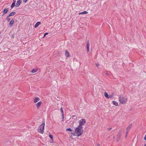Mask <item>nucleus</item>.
I'll list each match as a JSON object with an SVG mask.
<instances>
[{
  "label": "nucleus",
  "instance_id": "obj_21",
  "mask_svg": "<svg viewBox=\"0 0 146 146\" xmlns=\"http://www.w3.org/2000/svg\"><path fill=\"white\" fill-rule=\"evenodd\" d=\"M60 111L62 113V119H64V113H63V110H62V108H61Z\"/></svg>",
  "mask_w": 146,
  "mask_h": 146
},
{
  "label": "nucleus",
  "instance_id": "obj_23",
  "mask_svg": "<svg viewBox=\"0 0 146 146\" xmlns=\"http://www.w3.org/2000/svg\"><path fill=\"white\" fill-rule=\"evenodd\" d=\"M128 133H129L128 131H126V134L125 136V138H127V135Z\"/></svg>",
  "mask_w": 146,
  "mask_h": 146
},
{
  "label": "nucleus",
  "instance_id": "obj_7",
  "mask_svg": "<svg viewBox=\"0 0 146 146\" xmlns=\"http://www.w3.org/2000/svg\"><path fill=\"white\" fill-rule=\"evenodd\" d=\"M40 100V98L38 97L35 98L34 100V103H36Z\"/></svg>",
  "mask_w": 146,
  "mask_h": 146
},
{
  "label": "nucleus",
  "instance_id": "obj_29",
  "mask_svg": "<svg viewBox=\"0 0 146 146\" xmlns=\"http://www.w3.org/2000/svg\"><path fill=\"white\" fill-rule=\"evenodd\" d=\"M48 34V33H45L44 34V35L43 37H44L46 35H47Z\"/></svg>",
  "mask_w": 146,
  "mask_h": 146
},
{
  "label": "nucleus",
  "instance_id": "obj_14",
  "mask_svg": "<svg viewBox=\"0 0 146 146\" xmlns=\"http://www.w3.org/2000/svg\"><path fill=\"white\" fill-rule=\"evenodd\" d=\"M132 126V125H129V126L127 127L126 129L127 131H128V132H129V131L131 127Z\"/></svg>",
  "mask_w": 146,
  "mask_h": 146
},
{
  "label": "nucleus",
  "instance_id": "obj_20",
  "mask_svg": "<svg viewBox=\"0 0 146 146\" xmlns=\"http://www.w3.org/2000/svg\"><path fill=\"white\" fill-rule=\"evenodd\" d=\"M49 137H50V138L52 139V140L50 142V143H52L53 142V136L51 135V134H50L49 135Z\"/></svg>",
  "mask_w": 146,
  "mask_h": 146
},
{
  "label": "nucleus",
  "instance_id": "obj_27",
  "mask_svg": "<svg viewBox=\"0 0 146 146\" xmlns=\"http://www.w3.org/2000/svg\"><path fill=\"white\" fill-rule=\"evenodd\" d=\"M96 65L97 67H98L99 66V64L98 63L96 64Z\"/></svg>",
  "mask_w": 146,
  "mask_h": 146
},
{
  "label": "nucleus",
  "instance_id": "obj_12",
  "mask_svg": "<svg viewBox=\"0 0 146 146\" xmlns=\"http://www.w3.org/2000/svg\"><path fill=\"white\" fill-rule=\"evenodd\" d=\"M41 24V23L40 22H38L36 23L35 24V28L37 27L38 25Z\"/></svg>",
  "mask_w": 146,
  "mask_h": 146
},
{
  "label": "nucleus",
  "instance_id": "obj_13",
  "mask_svg": "<svg viewBox=\"0 0 146 146\" xmlns=\"http://www.w3.org/2000/svg\"><path fill=\"white\" fill-rule=\"evenodd\" d=\"M120 139V135L119 134H118L117 137L116 139V141L118 142Z\"/></svg>",
  "mask_w": 146,
  "mask_h": 146
},
{
  "label": "nucleus",
  "instance_id": "obj_39",
  "mask_svg": "<svg viewBox=\"0 0 146 146\" xmlns=\"http://www.w3.org/2000/svg\"><path fill=\"white\" fill-rule=\"evenodd\" d=\"M145 145H146V144H145V146H145Z\"/></svg>",
  "mask_w": 146,
  "mask_h": 146
},
{
  "label": "nucleus",
  "instance_id": "obj_18",
  "mask_svg": "<svg viewBox=\"0 0 146 146\" xmlns=\"http://www.w3.org/2000/svg\"><path fill=\"white\" fill-rule=\"evenodd\" d=\"M113 104L116 106H119L118 103L115 101H113Z\"/></svg>",
  "mask_w": 146,
  "mask_h": 146
},
{
  "label": "nucleus",
  "instance_id": "obj_37",
  "mask_svg": "<svg viewBox=\"0 0 146 146\" xmlns=\"http://www.w3.org/2000/svg\"><path fill=\"white\" fill-rule=\"evenodd\" d=\"M13 0V2L14 1H15V0Z\"/></svg>",
  "mask_w": 146,
  "mask_h": 146
},
{
  "label": "nucleus",
  "instance_id": "obj_24",
  "mask_svg": "<svg viewBox=\"0 0 146 146\" xmlns=\"http://www.w3.org/2000/svg\"><path fill=\"white\" fill-rule=\"evenodd\" d=\"M66 131H72V130L70 128H69L67 129H66Z\"/></svg>",
  "mask_w": 146,
  "mask_h": 146
},
{
  "label": "nucleus",
  "instance_id": "obj_36",
  "mask_svg": "<svg viewBox=\"0 0 146 146\" xmlns=\"http://www.w3.org/2000/svg\"><path fill=\"white\" fill-rule=\"evenodd\" d=\"M115 138V136H114L113 137V138Z\"/></svg>",
  "mask_w": 146,
  "mask_h": 146
},
{
  "label": "nucleus",
  "instance_id": "obj_35",
  "mask_svg": "<svg viewBox=\"0 0 146 146\" xmlns=\"http://www.w3.org/2000/svg\"><path fill=\"white\" fill-rule=\"evenodd\" d=\"M5 14H4V13H3V15H4Z\"/></svg>",
  "mask_w": 146,
  "mask_h": 146
},
{
  "label": "nucleus",
  "instance_id": "obj_31",
  "mask_svg": "<svg viewBox=\"0 0 146 146\" xmlns=\"http://www.w3.org/2000/svg\"><path fill=\"white\" fill-rule=\"evenodd\" d=\"M144 139L146 141V135H145V136L144 137Z\"/></svg>",
  "mask_w": 146,
  "mask_h": 146
},
{
  "label": "nucleus",
  "instance_id": "obj_16",
  "mask_svg": "<svg viewBox=\"0 0 146 146\" xmlns=\"http://www.w3.org/2000/svg\"><path fill=\"white\" fill-rule=\"evenodd\" d=\"M8 9L7 8H5L3 11V13H4V14L7 13L8 11Z\"/></svg>",
  "mask_w": 146,
  "mask_h": 146
},
{
  "label": "nucleus",
  "instance_id": "obj_5",
  "mask_svg": "<svg viewBox=\"0 0 146 146\" xmlns=\"http://www.w3.org/2000/svg\"><path fill=\"white\" fill-rule=\"evenodd\" d=\"M42 104V103L41 101H39L36 104L37 109H38L40 108Z\"/></svg>",
  "mask_w": 146,
  "mask_h": 146
},
{
  "label": "nucleus",
  "instance_id": "obj_26",
  "mask_svg": "<svg viewBox=\"0 0 146 146\" xmlns=\"http://www.w3.org/2000/svg\"><path fill=\"white\" fill-rule=\"evenodd\" d=\"M113 96H112V95H110L109 96H108V98H111Z\"/></svg>",
  "mask_w": 146,
  "mask_h": 146
},
{
  "label": "nucleus",
  "instance_id": "obj_11",
  "mask_svg": "<svg viewBox=\"0 0 146 146\" xmlns=\"http://www.w3.org/2000/svg\"><path fill=\"white\" fill-rule=\"evenodd\" d=\"M16 13L15 12H13L11 13L8 15V17H11V16H13Z\"/></svg>",
  "mask_w": 146,
  "mask_h": 146
},
{
  "label": "nucleus",
  "instance_id": "obj_8",
  "mask_svg": "<svg viewBox=\"0 0 146 146\" xmlns=\"http://www.w3.org/2000/svg\"><path fill=\"white\" fill-rule=\"evenodd\" d=\"M87 51L88 52L89 50V41H88L86 44Z\"/></svg>",
  "mask_w": 146,
  "mask_h": 146
},
{
  "label": "nucleus",
  "instance_id": "obj_30",
  "mask_svg": "<svg viewBox=\"0 0 146 146\" xmlns=\"http://www.w3.org/2000/svg\"><path fill=\"white\" fill-rule=\"evenodd\" d=\"M111 129V128L109 127L108 128V131H110Z\"/></svg>",
  "mask_w": 146,
  "mask_h": 146
},
{
  "label": "nucleus",
  "instance_id": "obj_19",
  "mask_svg": "<svg viewBox=\"0 0 146 146\" xmlns=\"http://www.w3.org/2000/svg\"><path fill=\"white\" fill-rule=\"evenodd\" d=\"M15 1H13L11 6V7L12 9L15 6Z\"/></svg>",
  "mask_w": 146,
  "mask_h": 146
},
{
  "label": "nucleus",
  "instance_id": "obj_2",
  "mask_svg": "<svg viewBox=\"0 0 146 146\" xmlns=\"http://www.w3.org/2000/svg\"><path fill=\"white\" fill-rule=\"evenodd\" d=\"M44 123H43L41 124V125L38 127L37 130L38 132L42 134L44 133Z\"/></svg>",
  "mask_w": 146,
  "mask_h": 146
},
{
  "label": "nucleus",
  "instance_id": "obj_34",
  "mask_svg": "<svg viewBox=\"0 0 146 146\" xmlns=\"http://www.w3.org/2000/svg\"><path fill=\"white\" fill-rule=\"evenodd\" d=\"M106 75H108V73H106Z\"/></svg>",
  "mask_w": 146,
  "mask_h": 146
},
{
  "label": "nucleus",
  "instance_id": "obj_28",
  "mask_svg": "<svg viewBox=\"0 0 146 146\" xmlns=\"http://www.w3.org/2000/svg\"><path fill=\"white\" fill-rule=\"evenodd\" d=\"M28 0H23V2L25 3H26Z\"/></svg>",
  "mask_w": 146,
  "mask_h": 146
},
{
  "label": "nucleus",
  "instance_id": "obj_17",
  "mask_svg": "<svg viewBox=\"0 0 146 146\" xmlns=\"http://www.w3.org/2000/svg\"><path fill=\"white\" fill-rule=\"evenodd\" d=\"M65 54L67 57H69L70 56L69 53L67 50L66 51Z\"/></svg>",
  "mask_w": 146,
  "mask_h": 146
},
{
  "label": "nucleus",
  "instance_id": "obj_1",
  "mask_svg": "<svg viewBox=\"0 0 146 146\" xmlns=\"http://www.w3.org/2000/svg\"><path fill=\"white\" fill-rule=\"evenodd\" d=\"M119 100L120 103L123 104H124L126 103L127 99L123 95H120L119 97Z\"/></svg>",
  "mask_w": 146,
  "mask_h": 146
},
{
  "label": "nucleus",
  "instance_id": "obj_6",
  "mask_svg": "<svg viewBox=\"0 0 146 146\" xmlns=\"http://www.w3.org/2000/svg\"><path fill=\"white\" fill-rule=\"evenodd\" d=\"M21 3V0H18L16 4L15 5V6L16 7H18L20 5Z\"/></svg>",
  "mask_w": 146,
  "mask_h": 146
},
{
  "label": "nucleus",
  "instance_id": "obj_25",
  "mask_svg": "<svg viewBox=\"0 0 146 146\" xmlns=\"http://www.w3.org/2000/svg\"><path fill=\"white\" fill-rule=\"evenodd\" d=\"M9 17H8V16L7 17H6V19H7V21L9 22V21H10V19L9 18Z\"/></svg>",
  "mask_w": 146,
  "mask_h": 146
},
{
  "label": "nucleus",
  "instance_id": "obj_32",
  "mask_svg": "<svg viewBox=\"0 0 146 146\" xmlns=\"http://www.w3.org/2000/svg\"><path fill=\"white\" fill-rule=\"evenodd\" d=\"M76 116L75 115H73L72 116V118L73 117H74Z\"/></svg>",
  "mask_w": 146,
  "mask_h": 146
},
{
  "label": "nucleus",
  "instance_id": "obj_4",
  "mask_svg": "<svg viewBox=\"0 0 146 146\" xmlns=\"http://www.w3.org/2000/svg\"><path fill=\"white\" fill-rule=\"evenodd\" d=\"M86 121L85 119H82V121H80L79 122V125L78 126V127H79L80 128H82V126L85 124L86 123Z\"/></svg>",
  "mask_w": 146,
  "mask_h": 146
},
{
  "label": "nucleus",
  "instance_id": "obj_15",
  "mask_svg": "<svg viewBox=\"0 0 146 146\" xmlns=\"http://www.w3.org/2000/svg\"><path fill=\"white\" fill-rule=\"evenodd\" d=\"M88 12L86 11H84L83 12L79 13V15H80L81 14H85L88 13Z\"/></svg>",
  "mask_w": 146,
  "mask_h": 146
},
{
  "label": "nucleus",
  "instance_id": "obj_33",
  "mask_svg": "<svg viewBox=\"0 0 146 146\" xmlns=\"http://www.w3.org/2000/svg\"><path fill=\"white\" fill-rule=\"evenodd\" d=\"M97 146H100V144H97Z\"/></svg>",
  "mask_w": 146,
  "mask_h": 146
},
{
  "label": "nucleus",
  "instance_id": "obj_38",
  "mask_svg": "<svg viewBox=\"0 0 146 146\" xmlns=\"http://www.w3.org/2000/svg\"><path fill=\"white\" fill-rule=\"evenodd\" d=\"M121 132V131H120V133Z\"/></svg>",
  "mask_w": 146,
  "mask_h": 146
},
{
  "label": "nucleus",
  "instance_id": "obj_9",
  "mask_svg": "<svg viewBox=\"0 0 146 146\" xmlns=\"http://www.w3.org/2000/svg\"><path fill=\"white\" fill-rule=\"evenodd\" d=\"M14 20L13 19H12L10 21L9 23V25L11 27H12L14 23Z\"/></svg>",
  "mask_w": 146,
  "mask_h": 146
},
{
  "label": "nucleus",
  "instance_id": "obj_22",
  "mask_svg": "<svg viewBox=\"0 0 146 146\" xmlns=\"http://www.w3.org/2000/svg\"><path fill=\"white\" fill-rule=\"evenodd\" d=\"M104 95L105 97L107 98H108V93L107 92H105Z\"/></svg>",
  "mask_w": 146,
  "mask_h": 146
},
{
  "label": "nucleus",
  "instance_id": "obj_3",
  "mask_svg": "<svg viewBox=\"0 0 146 146\" xmlns=\"http://www.w3.org/2000/svg\"><path fill=\"white\" fill-rule=\"evenodd\" d=\"M82 128L77 127L75 129V132L77 134V136L79 137L81 135L83 132Z\"/></svg>",
  "mask_w": 146,
  "mask_h": 146
},
{
  "label": "nucleus",
  "instance_id": "obj_10",
  "mask_svg": "<svg viewBox=\"0 0 146 146\" xmlns=\"http://www.w3.org/2000/svg\"><path fill=\"white\" fill-rule=\"evenodd\" d=\"M38 69L37 68H34L31 71V72L33 73H35L37 72Z\"/></svg>",
  "mask_w": 146,
  "mask_h": 146
}]
</instances>
